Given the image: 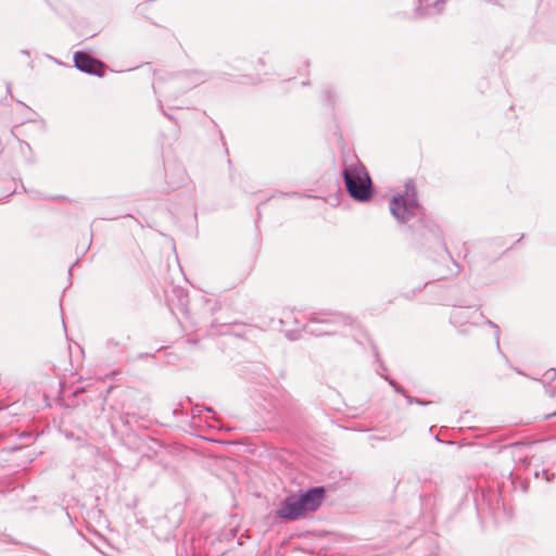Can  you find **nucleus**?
Listing matches in <instances>:
<instances>
[{
	"instance_id": "nucleus-1",
	"label": "nucleus",
	"mask_w": 556,
	"mask_h": 556,
	"mask_svg": "<svg viewBox=\"0 0 556 556\" xmlns=\"http://www.w3.org/2000/svg\"><path fill=\"white\" fill-rule=\"evenodd\" d=\"M390 213L400 226L404 227L417 243L435 242L443 245L442 231L439 225L427 215L419 204L417 190L413 180H407L404 190L392 195Z\"/></svg>"
},
{
	"instance_id": "nucleus-2",
	"label": "nucleus",
	"mask_w": 556,
	"mask_h": 556,
	"mask_svg": "<svg viewBox=\"0 0 556 556\" xmlns=\"http://www.w3.org/2000/svg\"><path fill=\"white\" fill-rule=\"evenodd\" d=\"M342 153L341 176L349 195L358 202H367L372 198V182L365 165L352 153L342 135L338 136Z\"/></svg>"
},
{
	"instance_id": "nucleus-3",
	"label": "nucleus",
	"mask_w": 556,
	"mask_h": 556,
	"mask_svg": "<svg viewBox=\"0 0 556 556\" xmlns=\"http://www.w3.org/2000/svg\"><path fill=\"white\" fill-rule=\"evenodd\" d=\"M346 328L363 334L365 338L368 337L355 317L341 312L320 311L312 313L307 318V323L303 325V330L315 337L346 336L344 331Z\"/></svg>"
},
{
	"instance_id": "nucleus-4",
	"label": "nucleus",
	"mask_w": 556,
	"mask_h": 556,
	"mask_svg": "<svg viewBox=\"0 0 556 556\" xmlns=\"http://www.w3.org/2000/svg\"><path fill=\"white\" fill-rule=\"evenodd\" d=\"M456 290L457 288H450L446 290L447 294L442 299L444 304L456 308L450 315L451 324L456 327H463L466 325L476 327L480 326L477 319H484L483 313L479 312V307L472 312L466 311L465 308L469 309L476 305L472 303V300L469 296H457Z\"/></svg>"
},
{
	"instance_id": "nucleus-5",
	"label": "nucleus",
	"mask_w": 556,
	"mask_h": 556,
	"mask_svg": "<svg viewBox=\"0 0 556 556\" xmlns=\"http://www.w3.org/2000/svg\"><path fill=\"white\" fill-rule=\"evenodd\" d=\"M122 424L129 428L130 432L127 433L126 439L134 448L141 451L143 446L148 445V442L153 444H159L156 440L151 439L150 437L140 438L136 432L132 431V427L135 425H139V421L142 420V417L137 413H124L119 416Z\"/></svg>"
},
{
	"instance_id": "nucleus-6",
	"label": "nucleus",
	"mask_w": 556,
	"mask_h": 556,
	"mask_svg": "<svg viewBox=\"0 0 556 556\" xmlns=\"http://www.w3.org/2000/svg\"><path fill=\"white\" fill-rule=\"evenodd\" d=\"M74 66L86 74L102 77L105 73V64L85 51H76L73 56Z\"/></svg>"
},
{
	"instance_id": "nucleus-7",
	"label": "nucleus",
	"mask_w": 556,
	"mask_h": 556,
	"mask_svg": "<svg viewBox=\"0 0 556 556\" xmlns=\"http://www.w3.org/2000/svg\"><path fill=\"white\" fill-rule=\"evenodd\" d=\"M301 507L305 515L316 511L323 504L326 496V489L324 486H312L305 491L295 493Z\"/></svg>"
},
{
	"instance_id": "nucleus-8",
	"label": "nucleus",
	"mask_w": 556,
	"mask_h": 556,
	"mask_svg": "<svg viewBox=\"0 0 556 556\" xmlns=\"http://www.w3.org/2000/svg\"><path fill=\"white\" fill-rule=\"evenodd\" d=\"M306 515L303 511L295 493L287 495L276 509V517L287 521H294Z\"/></svg>"
},
{
	"instance_id": "nucleus-9",
	"label": "nucleus",
	"mask_w": 556,
	"mask_h": 556,
	"mask_svg": "<svg viewBox=\"0 0 556 556\" xmlns=\"http://www.w3.org/2000/svg\"><path fill=\"white\" fill-rule=\"evenodd\" d=\"M212 76L205 72L189 71L175 75L174 81L176 83L177 87H179L185 92L210 80Z\"/></svg>"
},
{
	"instance_id": "nucleus-10",
	"label": "nucleus",
	"mask_w": 556,
	"mask_h": 556,
	"mask_svg": "<svg viewBox=\"0 0 556 556\" xmlns=\"http://www.w3.org/2000/svg\"><path fill=\"white\" fill-rule=\"evenodd\" d=\"M173 294L177 298V308L185 316H189V296L188 293L182 288H174Z\"/></svg>"
},
{
	"instance_id": "nucleus-11",
	"label": "nucleus",
	"mask_w": 556,
	"mask_h": 556,
	"mask_svg": "<svg viewBox=\"0 0 556 556\" xmlns=\"http://www.w3.org/2000/svg\"><path fill=\"white\" fill-rule=\"evenodd\" d=\"M338 100H339V94L333 87L328 86L324 89V91H323L324 105L333 110L338 103Z\"/></svg>"
},
{
	"instance_id": "nucleus-12",
	"label": "nucleus",
	"mask_w": 556,
	"mask_h": 556,
	"mask_svg": "<svg viewBox=\"0 0 556 556\" xmlns=\"http://www.w3.org/2000/svg\"><path fill=\"white\" fill-rule=\"evenodd\" d=\"M381 377H382L386 381H388V383H389V384L394 389V391H395L396 393L402 394V395L406 399V401H407V403H408V404H416V403H418V397L410 396V395L405 391V389H404L402 386H400V384H399L394 379L390 378V377H389V376H387V375H381Z\"/></svg>"
},
{
	"instance_id": "nucleus-13",
	"label": "nucleus",
	"mask_w": 556,
	"mask_h": 556,
	"mask_svg": "<svg viewBox=\"0 0 556 556\" xmlns=\"http://www.w3.org/2000/svg\"><path fill=\"white\" fill-rule=\"evenodd\" d=\"M484 324L488 325L489 327H491L492 329H494V339H495L496 349H497L500 354H502L504 357H506L503 354V352L501 350V345H500L501 330H500L498 325L495 324L494 321H492L491 319H488V318L484 319Z\"/></svg>"
},
{
	"instance_id": "nucleus-14",
	"label": "nucleus",
	"mask_w": 556,
	"mask_h": 556,
	"mask_svg": "<svg viewBox=\"0 0 556 556\" xmlns=\"http://www.w3.org/2000/svg\"><path fill=\"white\" fill-rule=\"evenodd\" d=\"M533 476L536 479L543 478L546 482H552L555 478V473L551 472L548 469H541V470L535 469L533 471Z\"/></svg>"
},
{
	"instance_id": "nucleus-15",
	"label": "nucleus",
	"mask_w": 556,
	"mask_h": 556,
	"mask_svg": "<svg viewBox=\"0 0 556 556\" xmlns=\"http://www.w3.org/2000/svg\"><path fill=\"white\" fill-rule=\"evenodd\" d=\"M129 336L124 337L122 340H115L114 338H110L106 341L108 346H125L129 341Z\"/></svg>"
},
{
	"instance_id": "nucleus-16",
	"label": "nucleus",
	"mask_w": 556,
	"mask_h": 556,
	"mask_svg": "<svg viewBox=\"0 0 556 556\" xmlns=\"http://www.w3.org/2000/svg\"><path fill=\"white\" fill-rule=\"evenodd\" d=\"M374 355H375V357H376V359L378 362V365H379L380 369L386 371L387 367L383 364L382 359L380 358L379 353H378V349L376 346H374Z\"/></svg>"
},
{
	"instance_id": "nucleus-17",
	"label": "nucleus",
	"mask_w": 556,
	"mask_h": 556,
	"mask_svg": "<svg viewBox=\"0 0 556 556\" xmlns=\"http://www.w3.org/2000/svg\"><path fill=\"white\" fill-rule=\"evenodd\" d=\"M202 409H205L207 412H213V408L211 407H200L199 405H195L192 410L193 417L199 416L202 413Z\"/></svg>"
},
{
	"instance_id": "nucleus-18",
	"label": "nucleus",
	"mask_w": 556,
	"mask_h": 556,
	"mask_svg": "<svg viewBox=\"0 0 556 556\" xmlns=\"http://www.w3.org/2000/svg\"><path fill=\"white\" fill-rule=\"evenodd\" d=\"M20 150L23 154L26 153V151H28L29 153H31V147L28 142L26 141H20Z\"/></svg>"
},
{
	"instance_id": "nucleus-19",
	"label": "nucleus",
	"mask_w": 556,
	"mask_h": 556,
	"mask_svg": "<svg viewBox=\"0 0 556 556\" xmlns=\"http://www.w3.org/2000/svg\"><path fill=\"white\" fill-rule=\"evenodd\" d=\"M523 447H529V445H528V444H525V443H520V442L515 443V444H513V445H511V448H513V451H514V452H513L514 454H515L517 451L522 450Z\"/></svg>"
},
{
	"instance_id": "nucleus-20",
	"label": "nucleus",
	"mask_w": 556,
	"mask_h": 556,
	"mask_svg": "<svg viewBox=\"0 0 556 556\" xmlns=\"http://www.w3.org/2000/svg\"><path fill=\"white\" fill-rule=\"evenodd\" d=\"M280 195H287V197H295V198H305V194H302L296 191L288 192V193H279Z\"/></svg>"
},
{
	"instance_id": "nucleus-21",
	"label": "nucleus",
	"mask_w": 556,
	"mask_h": 556,
	"mask_svg": "<svg viewBox=\"0 0 556 556\" xmlns=\"http://www.w3.org/2000/svg\"><path fill=\"white\" fill-rule=\"evenodd\" d=\"M545 377L547 379H554L556 377V370L555 369H549L545 372Z\"/></svg>"
},
{
	"instance_id": "nucleus-22",
	"label": "nucleus",
	"mask_w": 556,
	"mask_h": 556,
	"mask_svg": "<svg viewBox=\"0 0 556 556\" xmlns=\"http://www.w3.org/2000/svg\"><path fill=\"white\" fill-rule=\"evenodd\" d=\"M417 405H421V406H426V405H429L431 404L430 401H424L418 397V403H416Z\"/></svg>"
},
{
	"instance_id": "nucleus-23",
	"label": "nucleus",
	"mask_w": 556,
	"mask_h": 556,
	"mask_svg": "<svg viewBox=\"0 0 556 556\" xmlns=\"http://www.w3.org/2000/svg\"><path fill=\"white\" fill-rule=\"evenodd\" d=\"M45 199H53V200H61V199H65V197L63 195H56V197H43Z\"/></svg>"
},
{
	"instance_id": "nucleus-24",
	"label": "nucleus",
	"mask_w": 556,
	"mask_h": 556,
	"mask_svg": "<svg viewBox=\"0 0 556 556\" xmlns=\"http://www.w3.org/2000/svg\"><path fill=\"white\" fill-rule=\"evenodd\" d=\"M353 338H354V340H355L356 342L361 343V341H359V339H358L357 333H354V334H353Z\"/></svg>"
},
{
	"instance_id": "nucleus-25",
	"label": "nucleus",
	"mask_w": 556,
	"mask_h": 556,
	"mask_svg": "<svg viewBox=\"0 0 556 556\" xmlns=\"http://www.w3.org/2000/svg\"><path fill=\"white\" fill-rule=\"evenodd\" d=\"M22 53H23V54H25V55H27V56H29V52H28V50H22Z\"/></svg>"
},
{
	"instance_id": "nucleus-26",
	"label": "nucleus",
	"mask_w": 556,
	"mask_h": 556,
	"mask_svg": "<svg viewBox=\"0 0 556 556\" xmlns=\"http://www.w3.org/2000/svg\"><path fill=\"white\" fill-rule=\"evenodd\" d=\"M434 440L438 442H442V440L440 439V437L438 434L434 437Z\"/></svg>"
},
{
	"instance_id": "nucleus-27",
	"label": "nucleus",
	"mask_w": 556,
	"mask_h": 556,
	"mask_svg": "<svg viewBox=\"0 0 556 556\" xmlns=\"http://www.w3.org/2000/svg\"><path fill=\"white\" fill-rule=\"evenodd\" d=\"M163 114H164L165 116H167L168 118L173 119V116H172V115H169V114H167V113H165L164 111H163Z\"/></svg>"
},
{
	"instance_id": "nucleus-28",
	"label": "nucleus",
	"mask_w": 556,
	"mask_h": 556,
	"mask_svg": "<svg viewBox=\"0 0 556 556\" xmlns=\"http://www.w3.org/2000/svg\"><path fill=\"white\" fill-rule=\"evenodd\" d=\"M522 460H523V462H526L527 464H529L528 456H525V457L522 458Z\"/></svg>"
},
{
	"instance_id": "nucleus-29",
	"label": "nucleus",
	"mask_w": 556,
	"mask_h": 556,
	"mask_svg": "<svg viewBox=\"0 0 556 556\" xmlns=\"http://www.w3.org/2000/svg\"><path fill=\"white\" fill-rule=\"evenodd\" d=\"M554 416H556V413H553V414H551V415H547V416H546V418L554 417Z\"/></svg>"
},
{
	"instance_id": "nucleus-30",
	"label": "nucleus",
	"mask_w": 556,
	"mask_h": 556,
	"mask_svg": "<svg viewBox=\"0 0 556 556\" xmlns=\"http://www.w3.org/2000/svg\"><path fill=\"white\" fill-rule=\"evenodd\" d=\"M27 161H28L29 163H34V157H29Z\"/></svg>"
},
{
	"instance_id": "nucleus-31",
	"label": "nucleus",
	"mask_w": 556,
	"mask_h": 556,
	"mask_svg": "<svg viewBox=\"0 0 556 556\" xmlns=\"http://www.w3.org/2000/svg\"><path fill=\"white\" fill-rule=\"evenodd\" d=\"M552 396H556V393H552Z\"/></svg>"
}]
</instances>
